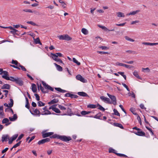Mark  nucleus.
<instances>
[{"label": "nucleus", "instance_id": "nucleus-1", "mask_svg": "<svg viewBox=\"0 0 158 158\" xmlns=\"http://www.w3.org/2000/svg\"><path fill=\"white\" fill-rule=\"evenodd\" d=\"M50 138H57L64 142L69 141L72 139L71 137L70 136L67 137L65 135H60L57 134H55L50 136V138H48L45 139L46 142L50 141Z\"/></svg>", "mask_w": 158, "mask_h": 158}, {"label": "nucleus", "instance_id": "nucleus-2", "mask_svg": "<svg viewBox=\"0 0 158 158\" xmlns=\"http://www.w3.org/2000/svg\"><path fill=\"white\" fill-rule=\"evenodd\" d=\"M10 78H11V81L15 82L19 86H21L23 84V81L21 78L18 77H10Z\"/></svg>", "mask_w": 158, "mask_h": 158}, {"label": "nucleus", "instance_id": "nucleus-3", "mask_svg": "<svg viewBox=\"0 0 158 158\" xmlns=\"http://www.w3.org/2000/svg\"><path fill=\"white\" fill-rule=\"evenodd\" d=\"M57 36L60 40H64L69 41L72 39V38L67 34L61 35H58Z\"/></svg>", "mask_w": 158, "mask_h": 158}, {"label": "nucleus", "instance_id": "nucleus-4", "mask_svg": "<svg viewBox=\"0 0 158 158\" xmlns=\"http://www.w3.org/2000/svg\"><path fill=\"white\" fill-rule=\"evenodd\" d=\"M4 74L2 76V78L6 80L10 81L11 78H10V77H9L8 73L7 71H3L0 73L1 74Z\"/></svg>", "mask_w": 158, "mask_h": 158}, {"label": "nucleus", "instance_id": "nucleus-5", "mask_svg": "<svg viewBox=\"0 0 158 158\" xmlns=\"http://www.w3.org/2000/svg\"><path fill=\"white\" fill-rule=\"evenodd\" d=\"M42 83L45 89L50 90L52 91H54V89L52 87L46 84L44 81H42Z\"/></svg>", "mask_w": 158, "mask_h": 158}, {"label": "nucleus", "instance_id": "nucleus-6", "mask_svg": "<svg viewBox=\"0 0 158 158\" xmlns=\"http://www.w3.org/2000/svg\"><path fill=\"white\" fill-rule=\"evenodd\" d=\"M100 98L101 100L106 103L108 104H111L112 103L110 102V99L108 98H106L104 96H101Z\"/></svg>", "mask_w": 158, "mask_h": 158}, {"label": "nucleus", "instance_id": "nucleus-7", "mask_svg": "<svg viewBox=\"0 0 158 158\" xmlns=\"http://www.w3.org/2000/svg\"><path fill=\"white\" fill-rule=\"evenodd\" d=\"M76 77L77 80H79L83 83H85L87 82V81L85 79L82 77L81 75L80 74H78L76 76Z\"/></svg>", "mask_w": 158, "mask_h": 158}, {"label": "nucleus", "instance_id": "nucleus-8", "mask_svg": "<svg viewBox=\"0 0 158 158\" xmlns=\"http://www.w3.org/2000/svg\"><path fill=\"white\" fill-rule=\"evenodd\" d=\"M67 111L65 113L64 112V114H62L63 115H68L69 116H71L73 114L72 113V110L69 107H67Z\"/></svg>", "mask_w": 158, "mask_h": 158}, {"label": "nucleus", "instance_id": "nucleus-9", "mask_svg": "<svg viewBox=\"0 0 158 158\" xmlns=\"http://www.w3.org/2000/svg\"><path fill=\"white\" fill-rule=\"evenodd\" d=\"M37 87L38 89H39V88H40V89L41 90L42 92L43 93H48V90H45V89L42 87L41 85V84H40V85H39V84H37Z\"/></svg>", "mask_w": 158, "mask_h": 158}, {"label": "nucleus", "instance_id": "nucleus-10", "mask_svg": "<svg viewBox=\"0 0 158 158\" xmlns=\"http://www.w3.org/2000/svg\"><path fill=\"white\" fill-rule=\"evenodd\" d=\"M51 55L52 56V57H54L57 58L58 56H59L60 57H63V55L60 53L57 52L56 54H54L53 53H51Z\"/></svg>", "mask_w": 158, "mask_h": 158}, {"label": "nucleus", "instance_id": "nucleus-11", "mask_svg": "<svg viewBox=\"0 0 158 158\" xmlns=\"http://www.w3.org/2000/svg\"><path fill=\"white\" fill-rule=\"evenodd\" d=\"M54 134L53 132H49L47 133H45L42 134V136L43 138H45L48 137L50 136L53 135Z\"/></svg>", "mask_w": 158, "mask_h": 158}, {"label": "nucleus", "instance_id": "nucleus-12", "mask_svg": "<svg viewBox=\"0 0 158 158\" xmlns=\"http://www.w3.org/2000/svg\"><path fill=\"white\" fill-rule=\"evenodd\" d=\"M10 137L8 135H2V142L4 141H7V139H9Z\"/></svg>", "mask_w": 158, "mask_h": 158}, {"label": "nucleus", "instance_id": "nucleus-13", "mask_svg": "<svg viewBox=\"0 0 158 158\" xmlns=\"http://www.w3.org/2000/svg\"><path fill=\"white\" fill-rule=\"evenodd\" d=\"M137 135L140 136H144L145 135V133L144 132L141 131H138L136 132H134Z\"/></svg>", "mask_w": 158, "mask_h": 158}, {"label": "nucleus", "instance_id": "nucleus-14", "mask_svg": "<svg viewBox=\"0 0 158 158\" xmlns=\"http://www.w3.org/2000/svg\"><path fill=\"white\" fill-rule=\"evenodd\" d=\"M31 89L32 91L34 93H37V87L35 84H32L31 85Z\"/></svg>", "mask_w": 158, "mask_h": 158}, {"label": "nucleus", "instance_id": "nucleus-15", "mask_svg": "<svg viewBox=\"0 0 158 158\" xmlns=\"http://www.w3.org/2000/svg\"><path fill=\"white\" fill-rule=\"evenodd\" d=\"M59 102V100L56 98H54L48 102V104H52L57 103Z\"/></svg>", "mask_w": 158, "mask_h": 158}, {"label": "nucleus", "instance_id": "nucleus-16", "mask_svg": "<svg viewBox=\"0 0 158 158\" xmlns=\"http://www.w3.org/2000/svg\"><path fill=\"white\" fill-rule=\"evenodd\" d=\"M10 86L8 84H4L1 87L2 89H9L10 88Z\"/></svg>", "mask_w": 158, "mask_h": 158}, {"label": "nucleus", "instance_id": "nucleus-17", "mask_svg": "<svg viewBox=\"0 0 158 158\" xmlns=\"http://www.w3.org/2000/svg\"><path fill=\"white\" fill-rule=\"evenodd\" d=\"M77 94L82 97H88V95L85 93L83 92H79L77 93Z\"/></svg>", "mask_w": 158, "mask_h": 158}, {"label": "nucleus", "instance_id": "nucleus-18", "mask_svg": "<svg viewBox=\"0 0 158 158\" xmlns=\"http://www.w3.org/2000/svg\"><path fill=\"white\" fill-rule=\"evenodd\" d=\"M17 114H15L14 115L13 117H9V118L10 121H14L17 119Z\"/></svg>", "mask_w": 158, "mask_h": 158}, {"label": "nucleus", "instance_id": "nucleus-19", "mask_svg": "<svg viewBox=\"0 0 158 158\" xmlns=\"http://www.w3.org/2000/svg\"><path fill=\"white\" fill-rule=\"evenodd\" d=\"M10 32L14 35H19V31L16 29H14L13 30L10 31Z\"/></svg>", "mask_w": 158, "mask_h": 158}, {"label": "nucleus", "instance_id": "nucleus-20", "mask_svg": "<svg viewBox=\"0 0 158 158\" xmlns=\"http://www.w3.org/2000/svg\"><path fill=\"white\" fill-rule=\"evenodd\" d=\"M143 44H144L145 45L153 46V45H158V43H148V42H143Z\"/></svg>", "mask_w": 158, "mask_h": 158}, {"label": "nucleus", "instance_id": "nucleus-21", "mask_svg": "<svg viewBox=\"0 0 158 158\" xmlns=\"http://www.w3.org/2000/svg\"><path fill=\"white\" fill-rule=\"evenodd\" d=\"M114 125L115 126L119 127L122 129H123L124 127L121 124L118 123H114Z\"/></svg>", "mask_w": 158, "mask_h": 158}, {"label": "nucleus", "instance_id": "nucleus-22", "mask_svg": "<svg viewBox=\"0 0 158 158\" xmlns=\"http://www.w3.org/2000/svg\"><path fill=\"white\" fill-rule=\"evenodd\" d=\"M112 101V103L114 105H116L117 104L116 102V97L115 96H113L111 98H110Z\"/></svg>", "mask_w": 158, "mask_h": 158}, {"label": "nucleus", "instance_id": "nucleus-23", "mask_svg": "<svg viewBox=\"0 0 158 158\" xmlns=\"http://www.w3.org/2000/svg\"><path fill=\"white\" fill-rule=\"evenodd\" d=\"M55 89L61 93H64L67 92V91L65 90L62 89L60 88H55Z\"/></svg>", "mask_w": 158, "mask_h": 158}, {"label": "nucleus", "instance_id": "nucleus-24", "mask_svg": "<svg viewBox=\"0 0 158 158\" xmlns=\"http://www.w3.org/2000/svg\"><path fill=\"white\" fill-rule=\"evenodd\" d=\"M101 116V113H99L97 114H96L94 117H93L92 116H90L89 117H93L96 118L101 119L100 118V117Z\"/></svg>", "mask_w": 158, "mask_h": 158}, {"label": "nucleus", "instance_id": "nucleus-25", "mask_svg": "<svg viewBox=\"0 0 158 158\" xmlns=\"http://www.w3.org/2000/svg\"><path fill=\"white\" fill-rule=\"evenodd\" d=\"M34 40L35 44H39L40 45H42V43H41L40 39L39 37H38L36 39L34 38Z\"/></svg>", "mask_w": 158, "mask_h": 158}, {"label": "nucleus", "instance_id": "nucleus-26", "mask_svg": "<svg viewBox=\"0 0 158 158\" xmlns=\"http://www.w3.org/2000/svg\"><path fill=\"white\" fill-rule=\"evenodd\" d=\"M25 99L26 100V104L25 105V107L28 109H29L30 108V104L28 100L27 97H25Z\"/></svg>", "mask_w": 158, "mask_h": 158}, {"label": "nucleus", "instance_id": "nucleus-27", "mask_svg": "<svg viewBox=\"0 0 158 158\" xmlns=\"http://www.w3.org/2000/svg\"><path fill=\"white\" fill-rule=\"evenodd\" d=\"M56 66V69L57 70L60 71H61L63 70L62 68L60 65L56 64V63L54 64Z\"/></svg>", "mask_w": 158, "mask_h": 158}, {"label": "nucleus", "instance_id": "nucleus-28", "mask_svg": "<svg viewBox=\"0 0 158 158\" xmlns=\"http://www.w3.org/2000/svg\"><path fill=\"white\" fill-rule=\"evenodd\" d=\"M133 74L134 76H135L138 79H141V78L139 76L138 73L137 71L135 70V71L133 73Z\"/></svg>", "mask_w": 158, "mask_h": 158}, {"label": "nucleus", "instance_id": "nucleus-29", "mask_svg": "<svg viewBox=\"0 0 158 158\" xmlns=\"http://www.w3.org/2000/svg\"><path fill=\"white\" fill-rule=\"evenodd\" d=\"M139 11V10H137L135 11H133L132 12H131L129 13L127 15H135L136 14H137L138 12Z\"/></svg>", "mask_w": 158, "mask_h": 158}, {"label": "nucleus", "instance_id": "nucleus-30", "mask_svg": "<svg viewBox=\"0 0 158 158\" xmlns=\"http://www.w3.org/2000/svg\"><path fill=\"white\" fill-rule=\"evenodd\" d=\"M98 106V109L100 110H102L103 111H104L105 110V109L101 105H100L99 103H98L97 104V107Z\"/></svg>", "mask_w": 158, "mask_h": 158}, {"label": "nucleus", "instance_id": "nucleus-31", "mask_svg": "<svg viewBox=\"0 0 158 158\" xmlns=\"http://www.w3.org/2000/svg\"><path fill=\"white\" fill-rule=\"evenodd\" d=\"M51 114V112L48 110H47L43 112L41 114L42 115H48Z\"/></svg>", "mask_w": 158, "mask_h": 158}, {"label": "nucleus", "instance_id": "nucleus-32", "mask_svg": "<svg viewBox=\"0 0 158 158\" xmlns=\"http://www.w3.org/2000/svg\"><path fill=\"white\" fill-rule=\"evenodd\" d=\"M52 58L55 61L57 62H59L60 63L62 64H64L62 60L60 59H57L56 58L52 57Z\"/></svg>", "mask_w": 158, "mask_h": 158}, {"label": "nucleus", "instance_id": "nucleus-33", "mask_svg": "<svg viewBox=\"0 0 158 158\" xmlns=\"http://www.w3.org/2000/svg\"><path fill=\"white\" fill-rule=\"evenodd\" d=\"M22 11L24 12H29V13H33V12H35V11H32L31 9H24Z\"/></svg>", "mask_w": 158, "mask_h": 158}, {"label": "nucleus", "instance_id": "nucleus-34", "mask_svg": "<svg viewBox=\"0 0 158 158\" xmlns=\"http://www.w3.org/2000/svg\"><path fill=\"white\" fill-rule=\"evenodd\" d=\"M117 16L119 17H125V15H124V14L123 13L119 12L117 13Z\"/></svg>", "mask_w": 158, "mask_h": 158}, {"label": "nucleus", "instance_id": "nucleus-35", "mask_svg": "<svg viewBox=\"0 0 158 158\" xmlns=\"http://www.w3.org/2000/svg\"><path fill=\"white\" fill-rule=\"evenodd\" d=\"M116 151L115 150L111 148H109V153H113L116 154V153H116Z\"/></svg>", "mask_w": 158, "mask_h": 158}, {"label": "nucleus", "instance_id": "nucleus-36", "mask_svg": "<svg viewBox=\"0 0 158 158\" xmlns=\"http://www.w3.org/2000/svg\"><path fill=\"white\" fill-rule=\"evenodd\" d=\"M130 111H131L133 113V114L137 116H138V114L136 113H135V110L134 108L132 107L130 109Z\"/></svg>", "mask_w": 158, "mask_h": 158}, {"label": "nucleus", "instance_id": "nucleus-37", "mask_svg": "<svg viewBox=\"0 0 158 158\" xmlns=\"http://www.w3.org/2000/svg\"><path fill=\"white\" fill-rule=\"evenodd\" d=\"M10 103H9V107L11 108L13 106L14 101L11 98H10Z\"/></svg>", "mask_w": 158, "mask_h": 158}, {"label": "nucleus", "instance_id": "nucleus-38", "mask_svg": "<svg viewBox=\"0 0 158 158\" xmlns=\"http://www.w3.org/2000/svg\"><path fill=\"white\" fill-rule=\"evenodd\" d=\"M82 33L84 35H87L88 34V31L85 28H83L81 30Z\"/></svg>", "mask_w": 158, "mask_h": 158}, {"label": "nucleus", "instance_id": "nucleus-39", "mask_svg": "<svg viewBox=\"0 0 158 158\" xmlns=\"http://www.w3.org/2000/svg\"><path fill=\"white\" fill-rule=\"evenodd\" d=\"M87 107L91 108H95L97 107V105L89 104L88 105Z\"/></svg>", "mask_w": 158, "mask_h": 158}, {"label": "nucleus", "instance_id": "nucleus-40", "mask_svg": "<svg viewBox=\"0 0 158 158\" xmlns=\"http://www.w3.org/2000/svg\"><path fill=\"white\" fill-rule=\"evenodd\" d=\"M53 111H54L56 113L58 114L60 113L61 112L60 110L58 108H56V106H55L53 110Z\"/></svg>", "mask_w": 158, "mask_h": 158}, {"label": "nucleus", "instance_id": "nucleus-41", "mask_svg": "<svg viewBox=\"0 0 158 158\" xmlns=\"http://www.w3.org/2000/svg\"><path fill=\"white\" fill-rule=\"evenodd\" d=\"M113 111L114 112V114H113L118 116H120V114L116 109H114L113 110Z\"/></svg>", "mask_w": 158, "mask_h": 158}, {"label": "nucleus", "instance_id": "nucleus-42", "mask_svg": "<svg viewBox=\"0 0 158 158\" xmlns=\"http://www.w3.org/2000/svg\"><path fill=\"white\" fill-rule=\"evenodd\" d=\"M46 142L45 141V139H43L39 141L38 142V144L39 145H40L42 144H43L45 143Z\"/></svg>", "mask_w": 158, "mask_h": 158}, {"label": "nucleus", "instance_id": "nucleus-43", "mask_svg": "<svg viewBox=\"0 0 158 158\" xmlns=\"http://www.w3.org/2000/svg\"><path fill=\"white\" fill-rule=\"evenodd\" d=\"M38 106H44L45 105V104L43 102L41 101H39L37 103Z\"/></svg>", "mask_w": 158, "mask_h": 158}, {"label": "nucleus", "instance_id": "nucleus-44", "mask_svg": "<svg viewBox=\"0 0 158 158\" xmlns=\"http://www.w3.org/2000/svg\"><path fill=\"white\" fill-rule=\"evenodd\" d=\"M9 122V119L7 118H5L2 120V123L3 124L5 123L6 124V123H7V122Z\"/></svg>", "mask_w": 158, "mask_h": 158}, {"label": "nucleus", "instance_id": "nucleus-45", "mask_svg": "<svg viewBox=\"0 0 158 158\" xmlns=\"http://www.w3.org/2000/svg\"><path fill=\"white\" fill-rule=\"evenodd\" d=\"M58 107L61 110H66L67 109V107H65L64 106L60 105H58Z\"/></svg>", "mask_w": 158, "mask_h": 158}, {"label": "nucleus", "instance_id": "nucleus-46", "mask_svg": "<svg viewBox=\"0 0 158 158\" xmlns=\"http://www.w3.org/2000/svg\"><path fill=\"white\" fill-rule=\"evenodd\" d=\"M73 62L76 63L78 65H80L81 64L80 63L78 62L75 58H73Z\"/></svg>", "mask_w": 158, "mask_h": 158}, {"label": "nucleus", "instance_id": "nucleus-47", "mask_svg": "<svg viewBox=\"0 0 158 158\" xmlns=\"http://www.w3.org/2000/svg\"><path fill=\"white\" fill-rule=\"evenodd\" d=\"M125 39L131 42H133L134 41V40L131 38H129L127 36H126L125 37Z\"/></svg>", "mask_w": 158, "mask_h": 158}, {"label": "nucleus", "instance_id": "nucleus-48", "mask_svg": "<svg viewBox=\"0 0 158 158\" xmlns=\"http://www.w3.org/2000/svg\"><path fill=\"white\" fill-rule=\"evenodd\" d=\"M34 112L36 114L39 115V116H40V112L39 110L37 109H35L34 110Z\"/></svg>", "mask_w": 158, "mask_h": 158}, {"label": "nucleus", "instance_id": "nucleus-49", "mask_svg": "<svg viewBox=\"0 0 158 158\" xmlns=\"http://www.w3.org/2000/svg\"><path fill=\"white\" fill-rule=\"evenodd\" d=\"M116 155L120 157H127V156L126 155L121 153H116Z\"/></svg>", "mask_w": 158, "mask_h": 158}, {"label": "nucleus", "instance_id": "nucleus-50", "mask_svg": "<svg viewBox=\"0 0 158 158\" xmlns=\"http://www.w3.org/2000/svg\"><path fill=\"white\" fill-rule=\"evenodd\" d=\"M126 52H128L130 54H137V53L135 51H132L130 50H127L126 51Z\"/></svg>", "mask_w": 158, "mask_h": 158}, {"label": "nucleus", "instance_id": "nucleus-51", "mask_svg": "<svg viewBox=\"0 0 158 158\" xmlns=\"http://www.w3.org/2000/svg\"><path fill=\"white\" fill-rule=\"evenodd\" d=\"M97 52L101 55L105 54H109V53L107 52H102L99 51H97Z\"/></svg>", "mask_w": 158, "mask_h": 158}, {"label": "nucleus", "instance_id": "nucleus-52", "mask_svg": "<svg viewBox=\"0 0 158 158\" xmlns=\"http://www.w3.org/2000/svg\"><path fill=\"white\" fill-rule=\"evenodd\" d=\"M99 48H102V50H107L109 49V48L105 46H101L99 47Z\"/></svg>", "mask_w": 158, "mask_h": 158}, {"label": "nucleus", "instance_id": "nucleus-53", "mask_svg": "<svg viewBox=\"0 0 158 158\" xmlns=\"http://www.w3.org/2000/svg\"><path fill=\"white\" fill-rule=\"evenodd\" d=\"M0 27H1L2 28H9L12 30H13V29H14V28L12 27L11 26H9L8 27H5L2 26H1L0 25Z\"/></svg>", "mask_w": 158, "mask_h": 158}, {"label": "nucleus", "instance_id": "nucleus-54", "mask_svg": "<svg viewBox=\"0 0 158 158\" xmlns=\"http://www.w3.org/2000/svg\"><path fill=\"white\" fill-rule=\"evenodd\" d=\"M21 143V141H20L19 142H18L16 144H15L13 146V148H16L17 147L19 146Z\"/></svg>", "mask_w": 158, "mask_h": 158}, {"label": "nucleus", "instance_id": "nucleus-55", "mask_svg": "<svg viewBox=\"0 0 158 158\" xmlns=\"http://www.w3.org/2000/svg\"><path fill=\"white\" fill-rule=\"evenodd\" d=\"M122 85H123V86L124 87H125L126 89L128 91H130V90L128 88L126 84L124 83H122Z\"/></svg>", "mask_w": 158, "mask_h": 158}, {"label": "nucleus", "instance_id": "nucleus-56", "mask_svg": "<svg viewBox=\"0 0 158 158\" xmlns=\"http://www.w3.org/2000/svg\"><path fill=\"white\" fill-rule=\"evenodd\" d=\"M27 23H28V24H31V25H33L34 26H37V24L35 23L34 22H33L31 21H27Z\"/></svg>", "mask_w": 158, "mask_h": 158}, {"label": "nucleus", "instance_id": "nucleus-57", "mask_svg": "<svg viewBox=\"0 0 158 158\" xmlns=\"http://www.w3.org/2000/svg\"><path fill=\"white\" fill-rule=\"evenodd\" d=\"M98 26L101 28H102V29L104 30L105 31H107V30H108V29L106 27H105L99 25Z\"/></svg>", "mask_w": 158, "mask_h": 158}, {"label": "nucleus", "instance_id": "nucleus-58", "mask_svg": "<svg viewBox=\"0 0 158 158\" xmlns=\"http://www.w3.org/2000/svg\"><path fill=\"white\" fill-rule=\"evenodd\" d=\"M146 128L151 133V134H152V135H154V133H153V132L152 131V129H151V128H149V127H147V126H146Z\"/></svg>", "mask_w": 158, "mask_h": 158}, {"label": "nucleus", "instance_id": "nucleus-59", "mask_svg": "<svg viewBox=\"0 0 158 158\" xmlns=\"http://www.w3.org/2000/svg\"><path fill=\"white\" fill-rule=\"evenodd\" d=\"M78 97V96L73 94H72L71 95V98H77Z\"/></svg>", "mask_w": 158, "mask_h": 158}, {"label": "nucleus", "instance_id": "nucleus-60", "mask_svg": "<svg viewBox=\"0 0 158 158\" xmlns=\"http://www.w3.org/2000/svg\"><path fill=\"white\" fill-rule=\"evenodd\" d=\"M116 65H118L119 66H124V64H123L122 63H120L118 62H117L116 63Z\"/></svg>", "mask_w": 158, "mask_h": 158}, {"label": "nucleus", "instance_id": "nucleus-61", "mask_svg": "<svg viewBox=\"0 0 158 158\" xmlns=\"http://www.w3.org/2000/svg\"><path fill=\"white\" fill-rule=\"evenodd\" d=\"M137 119L138 120V121L139 123L140 124V125H142V122H141V118H140V116L139 115H138Z\"/></svg>", "mask_w": 158, "mask_h": 158}, {"label": "nucleus", "instance_id": "nucleus-62", "mask_svg": "<svg viewBox=\"0 0 158 158\" xmlns=\"http://www.w3.org/2000/svg\"><path fill=\"white\" fill-rule=\"evenodd\" d=\"M18 136V134H16L14 135L11 138V139L13 140H15L17 137Z\"/></svg>", "mask_w": 158, "mask_h": 158}, {"label": "nucleus", "instance_id": "nucleus-63", "mask_svg": "<svg viewBox=\"0 0 158 158\" xmlns=\"http://www.w3.org/2000/svg\"><path fill=\"white\" fill-rule=\"evenodd\" d=\"M34 95L35 96L36 99L37 101H39L40 100V97L38 94L35 93L34 94Z\"/></svg>", "mask_w": 158, "mask_h": 158}, {"label": "nucleus", "instance_id": "nucleus-64", "mask_svg": "<svg viewBox=\"0 0 158 158\" xmlns=\"http://www.w3.org/2000/svg\"><path fill=\"white\" fill-rule=\"evenodd\" d=\"M18 62L17 60H12L11 62V63L12 64H15V65L16 66L18 64Z\"/></svg>", "mask_w": 158, "mask_h": 158}]
</instances>
